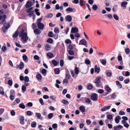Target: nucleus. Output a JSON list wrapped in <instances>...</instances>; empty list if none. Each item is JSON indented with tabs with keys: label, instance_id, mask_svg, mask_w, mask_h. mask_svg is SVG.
I'll return each mask as SVG.
<instances>
[{
	"label": "nucleus",
	"instance_id": "1",
	"mask_svg": "<svg viewBox=\"0 0 130 130\" xmlns=\"http://www.w3.org/2000/svg\"><path fill=\"white\" fill-rule=\"evenodd\" d=\"M19 37H22V39L23 40L26 42L28 39V37L27 36L26 33L24 32V29H22L19 34Z\"/></svg>",
	"mask_w": 130,
	"mask_h": 130
},
{
	"label": "nucleus",
	"instance_id": "2",
	"mask_svg": "<svg viewBox=\"0 0 130 130\" xmlns=\"http://www.w3.org/2000/svg\"><path fill=\"white\" fill-rule=\"evenodd\" d=\"M6 16L5 14L3 15H0V23L2 24H5L6 23Z\"/></svg>",
	"mask_w": 130,
	"mask_h": 130
},
{
	"label": "nucleus",
	"instance_id": "3",
	"mask_svg": "<svg viewBox=\"0 0 130 130\" xmlns=\"http://www.w3.org/2000/svg\"><path fill=\"white\" fill-rule=\"evenodd\" d=\"M98 95L95 93H93L91 96V99L93 101H97L98 100Z\"/></svg>",
	"mask_w": 130,
	"mask_h": 130
},
{
	"label": "nucleus",
	"instance_id": "4",
	"mask_svg": "<svg viewBox=\"0 0 130 130\" xmlns=\"http://www.w3.org/2000/svg\"><path fill=\"white\" fill-rule=\"evenodd\" d=\"M37 26L38 28L40 29H42L44 26L43 24L41 23V22H39L37 23Z\"/></svg>",
	"mask_w": 130,
	"mask_h": 130
},
{
	"label": "nucleus",
	"instance_id": "5",
	"mask_svg": "<svg viewBox=\"0 0 130 130\" xmlns=\"http://www.w3.org/2000/svg\"><path fill=\"white\" fill-rule=\"evenodd\" d=\"M79 44L84 45L87 47V42L85 39H83L80 41Z\"/></svg>",
	"mask_w": 130,
	"mask_h": 130
},
{
	"label": "nucleus",
	"instance_id": "6",
	"mask_svg": "<svg viewBox=\"0 0 130 130\" xmlns=\"http://www.w3.org/2000/svg\"><path fill=\"white\" fill-rule=\"evenodd\" d=\"M65 19L66 21L71 22L72 21V18L70 15H67L65 17Z\"/></svg>",
	"mask_w": 130,
	"mask_h": 130
},
{
	"label": "nucleus",
	"instance_id": "7",
	"mask_svg": "<svg viewBox=\"0 0 130 130\" xmlns=\"http://www.w3.org/2000/svg\"><path fill=\"white\" fill-rule=\"evenodd\" d=\"M78 31V28L77 27H73L72 28L71 31V33H77Z\"/></svg>",
	"mask_w": 130,
	"mask_h": 130
},
{
	"label": "nucleus",
	"instance_id": "8",
	"mask_svg": "<svg viewBox=\"0 0 130 130\" xmlns=\"http://www.w3.org/2000/svg\"><path fill=\"white\" fill-rule=\"evenodd\" d=\"M110 107L111 106H105L103 108H101V111L103 112L108 110L110 108Z\"/></svg>",
	"mask_w": 130,
	"mask_h": 130
},
{
	"label": "nucleus",
	"instance_id": "9",
	"mask_svg": "<svg viewBox=\"0 0 130 130\" xmlns=\"http://www.w3.org/2000/svg\"><path fill=\"white\" fill-rule=\"evenodd\" d=\"M32 4L31 2L28 1L26 5V8H28L32 6Z\"/></svg>",
	"mask_w": 130,
	"mask_h": 130
},
{
	"label": "nucleus",
	"instance_id": "10",
	"mask_svg": "<svg viewBox=\"0 0 130 130\" xmlns=\"http://www.w3.org/2000/svg\"><path fill=\"white\" fill-rule=\"evenodd\" d=\"M123 127L122 126L119 125L118 126H116L113 127V129L114 130H120L123 128Z\"/></svg>",
	"mask_w": 130,
	"mask_h": 130
},
{
	"label": "nucleus",
	"instance_id": "11",
	"mask_svg": "<svg viewBox=\"0 0 130 130\" xmlns=\"http://www.w3.org/2000/svg\"><path fill=\"white\" fill-rule=\"evenodd\" d=\"M51 49V46L50 45L48 44H46L45 45V50L47 51L50 50Z\"/></svg>",
	"mask_w": 130,
	"mask_h": 130
},
{
	"label": "nucleus",
	"instance_id": "12",
	"mask_svg": "<svg viewBox=\"0 0 130 130\" xmlns=\"http://www.w3.org/2000/svg\"><path fill=\"white\" fill-rule=\"evenodd\" d=\"M34 33L36 35L40 34L41 33V31L38 29L37 28L34 30Z\"/></svg>",
	"mask_w": 130,
	"mask_h": 130
},
{
	"label": "nucleus",
	"instance_id": "13",
	"mask_svg": "<svg viewBox=\"0 0 130 130\" xmlns=\"http://www.w3.org/2000/svg\"><path fill=\"white\" fill-rule=\"evenodd\" d=\"M76 10L74 9H73V8L71 7H69L67 8L66 10V11L70 12H75Z\"/></svg>",
	"mask_w": 130,
	"mask_h": 130
},
{
	"label": "nucleus",
	"instance_id": "14",
	"mask_svg": "<svg viewBox=\"0 0 130 130\" xmlns=\"http://www.w3.org/2000/svg\"><path fill=\"white\" fill-rule=\"evenodd\" d=\"M127 3V2H122L121 4V7H123L124 9H125L126 8V7L125 6Z\"/></svg>",
	"mask_w": 130,
	"mask_h": 130
},
{
	"label": "nucleus",
	"instance_id": "15",
	"mask_svg": "<svg viewBox=\"0 0 130 130\" xmlns=\"http://www.w3.org/2000/svg\"><path fill=\"white\" fill-rule=\"evenodd\" d=\"M94 70L95 72H96L97 73H98L100 72V69L99 67L98 68L97 66L96 65L95 66Z\"/></svg>",
	"mask_w": 130,
	"mask_h": 130
},
{
	"label": "nucleus",
	"instance_id": "16",
	"mask_svg": "<svg viewBox=\"0 0 130 130\" xmlns=\"http://www.w3.org/2000/svg\"><path fill=\"white\" fill-rule=\"evenodd\" d=\"M36 77L37 79L39 81L41 80L42 77L41 74L39 73L38 74L36 75Z\"/></svg>",
	"mask_w": 130,
	"mask_h": 130
},
{
	"label": "nucleus",
	"instance_id": "17",
	"mask_svg": "<svg viewBox=\"0 0 130 130\" xmlns=\"http://www.w3.org/2000/svg\"><path fill=\"white\" fill-rule=\"evenodd\" d=\"M19 32L18 31H16L14 33L12 36V37L13 38H17L18 36Z\"/></svg>",
	"mask_w": 130,
	"mask_h": 130
},
{
	"label": "nucleus",
	"instance_id": "18",
	"mask_svg": "<svg viewBox=\"0 0 130 130\" xmlns=\"http://www.w3.org/2000/svg\"><path fill=\"white\" fill-rule=\"evenodd\" d=\"M24 67V64L23 62H21L19 66V68L20 69H22Z\"/></svg>",
	"mask_w": 130,
	"mask_h": 130
},
{
	"label": "nucleus",
	"instance_id": "19",
	"mask_svg": "<svg viewBox=\"0 0 130 130\" xmlns=\"http://www.w3.org/2000/svg\"><path fill=\"white\" fill-rule=\"evenodd\" d=\"M85 100V102L88 104H89L91 102V101L89 98L85 97L84 98Z\"/></svg>",
	"mask_w": 130,
	"mask_h": 130
},
{
	"label": "nucleus",
	"instance_id": "20",
	"mask_svg": "<svg viewBox=\"0 0 130 130\" xmlns=\"http://www.w3.org/2000/svg\"><path fill=\"white\" fill-rule=\"evenodd\" d=\"M120 119V117L119 116H117L115 119V121L116 123H118L119 122Z\"/></svg>",
	"mask_w": 130,
	"mask_h": 130
},
{
	"label": "nucleus",
	"instance_id": "21",
	"mask_svg": "<svg viewBox=\"0 0 130 130\" xmlns=\"http://www.w3.org/2000/svg\"><path fill=\"white\" fill-rule=\"evenodd\" d=\"M24 118L23 116H22L20 118V123L22 125H24Z\"/></svg>",
	"mask_w": 130,
	"mask_h": 130
},
{
	"label": "nucleus",
	"instance_id": "22",
	"mask_svg": "<svg viewBox=\"0 0 130 130\" xmlns=\"http://www.w3.org/2000/svg\"><path fill=\"white\" fill-rule=\"evenodd\" d=\"M116 83L117 85L119 88H122V86L119 81H116Z\"/></svg>",
	"mask_w": 130,
	"mask_h": 130
},
{
	"label": "nucleus",
	"instance_id": "23",
	"mask_svg": "<svg viewBox=\"0 0 130 130\" xmlns=\"http://www.w3.org/2000/svg\"><path fill=\"white\" fill-rule=\"evenodd\" d=\"M31 126L32 128H35L37 126V123L35 121H33L31 123Z\"/></svg>",
	"mask_w": 130,
	"mask_h": 130
},
{
	"label": "nucleus",
	"instance_id": "24",
	"mask_svg": "<svg viewBox=\"0 0 130 130\" xmlns=\"http://www.w3.org/2000/svg\"><path fill=\"white\" fill-rule=\"evenodd\" d=\"M105 90L108 92H110L111 89L109 87L108 85H106L105 86Z\"/></svg>",
	"mask_w": 130,
	"mask_h": 130
},
{
	"label": "nucleus",
	"instance_id": "25",
	"mask_svg": "<svg viewBox=\"0 0 130 130\" xmlns=\"http://www.w3.org/2000/svg\"><path fill=\"white\" fill-rule=\"evenodd\" d=\"M101 77H97L95 79V83H100V79Z\"/></svg>",
	"mask_w": 130,
	"mask_h": 130
},
{
	"label": "nucleus",
	"instance_id": "26",
	"mask_svg": "<svg viewBox=\"0 0 130 130\" xmlns=\"http://www.w3.org/2000/svg\"><path fill=\"white\" fill-rule=\"evenodd\" d=\"M46 55L47 56H48L50 58H53L54 56L53 54L51 52H49L47 53L46 54Z\"/></svg>",
	"mask_w": 130,
	"mask_h": 130
},
{
	"label": "nucleus",
	"instance_id": "27",
	"mask_svg": "<svg viewBox=\"0 0 130 130\" xmlns=\"http://www.w3.org/2000/svg\"><path fill=\"white\" fill-rule=\"evenodd\" d=\"M79 109L81 110L82 112H83L85 111V108L83 106H81L79 107Z\"/></svg>",
	"mask_w": 130,
	"mask_h": 130
},
{
	"label": "nucleus",
	"instance_id": "28",
	"mask_svg": "<svg viewBox=\"0 0 130 130\" xmlns=\"http://www.w3.org/2000/svg\"><path fill=\"white\" fill-rule=\"evenodd\" d=\"M48 36L49 37H55V35L52 32L50 31L49 32Z\"/></svg>",
	"mask_w": 130,
	"mask_h": 130
},
{
	"label": "nucleus",
	"instance_id": "29",
	"mask_svg": "<svg viewBox=\"0 0 130 130\" xmlns=\"http://www.w3.org/2000/svg\"><path fill=\"white\" fill-rule=\"evenodd\" d=\"M0 93L2 95H3L5 93L4 89L2 87H0Z\"/></svg>",
	"mask_w": 130,
	"mask_h": 130
},
{
	"label": "nucleus",
	"instance_id": "30",
	"mask_svg": "<svg viewBox=\"0 0 130 130\" xmlns=\"http://www.w3.org/2000/svg\"><path fill=\"white\" fill-rule=\"evenodd\" d=\"M112 120H109L107 119L105 120V122L106 124L109 123H112Z\"/></svg>",
	"mask_w": 130,
	"mask_h": 130
},
{
	"label": "nucleus",
	"instance_id": "31",
	"mask_svg": "<svg viewBox=\"0 0 130 130\" xmlns=\"http://www.w3.org/2000/svg\"><path fill=\"white\" fill-rule=\"evenodd\" d=\"M19 107L22 109H24L25 108V106L23 103H21L19 105Z\"/></svg>",
	"mask_w": 130,
	"mask_h": 130
},
{
	"label": "nucleus",
	"instance_id": "32",
	"mask_svg": "<svg viewBox=\"0 0 130 130\" xmlns=\"http://www.w3.org/2000/svg\"><path fill=\"white\" fill-rule=\"evenodd\" d=\"M35 114L38 119H41V115L40 113L36 112Z\"/></svg>",
	"mask_w": 130,
	"mask_h": 130
},
{
	"label": "nucleus",
	"instance_id": "33",
	"mask_svg": "<svg viewBox=\"0 0 130 130\" xmlns=\"http://www.w3.org/2000/svg\"><path fill=\"white\" fill-rule=\"evenodd\" d=\"M109 96H110L111 99H115L117 97V95L115 93H113L111 94Z\"/></svg>",
	"mask_w": 130,
	"mask_h": 130
},
{
	"label": "nucleus",
	"instance_id": "34",
	"mask_svg": "<svg viewBox=\"0 0 130 130\" xmlns=\"http://www.w3.org/2000/svg\"><path fill=\"white\" fill-rule=\"evenodd\" d=\"M52 63L55 66H57L59 63V62H58L55 60H53L52 61Z\"/></svg>",
	"mask_w": 130,
	"mask_h": 130
},
{
	"label": "nucleus",
	"instance_id": "35",
	"mask_svg": "<svg viewBox=\"0 0 130 130\" xmlns=\"http://www.w3.org/2000/svg\"><path fill=\"white\" fill-rule=\"evenodd\" d=\"M55 73L56 74H59L60 72V70L59 68H57L55 69Z\"/></svg>",
	"mask_w": 130,
	"mask_h": 130
},
{
	"label": "nucleus",
	"instance_id": "36",
	"mask_svg": "<svg viewBox=\"0 0 130 130\" xmlns=\"http://www.w3.org/2000/svg\"><path fill=\"white\" fill-rule=\"evenodd\" d=\"M100 61L102 64L104 66L106 65V60H104L100 59Z\"/></svg>",
	"mask_w": 130,
	"mask_h": 130
},
{
	"label": "nucleus",
	"instance_id": "37",
	"mask_svg": "<svg viewBox=\"0 0 130 130\" xmlns=\"http://www.w3.org/2000/svg\"><path fill=\"white\" fill-rule=\"evenodd\" d=\"M35 12L36 14L38 16H39L40 15V13L39 12V9L37 8H36L35 10Z\"/></svg>",
	"mask_w": 130,
	"mask_h": 130
},
{
	"label": "nucleus",
	"instance_id": "38",
	"mask_svg": "<svg viewBox=\"0 0 130 130\" xmlns=\"http://www.w3.org/2000/svg\"><path fill=\"white\" fill-rule=\"evenodd\" d=\"M125 52L127 55L129 54L130 52V49L129 48H126L125 49Z\"/></svg>",
	"mask_w": 130,
	"mask_h": 130
},
{
	"label": "nucleus",
	"instance_id": "39",
	"mask_svg": "<svg viewBox=\"0 0 130 130\" xmlns=\"http://www.w3.org/2000/svg\"><path fill=\"white\" fill-rule=\"evenodd\" d=\"M75 72L76 74H77L79 72V70L78 68L77 67H75Z\"/></svg>",
	"mask_w": 130,
	"mask_h": 130
},
{
	"label": "nucleus",
	"instance_id": "40",
	"mask_svg": "<svg viewBox=\"0 0 130 130\" xmlns=\"http://www.w3.org/2000/svg\"><path fill=\"white\" fill-rule=\"evenodd\" d=\"M68 53L69 54L71 55H74V52L73 51L69 50L68 51Z\"/></svg>",
	"mask_w": 130,
	"mask_h": 130
},
{
	"label": "nucleus",
	"instance_id": "41",
	"mask_svg": "<svg viewBox=\"0 0 130 130\" xmlns=\"http://www.w3.org/2000/svg\"><path fill=\"white\" fill-rule=\"evenodd\" d=\"M53 40L51 38H49L47 40V42L50 43H52L53 42Z\"/></svg>",
	"mask_w": 130,
	"mask_h": 130
},
{
	"label": "nucleus",
	"instance_id": "42",
	"mask_svg": "<svg viewBox=\"0 0 130 130\" xmlns=\"http://www.w3.org/2000/svg\"><path fill=\"white\" fill-rule=\"evenodd\" d=\"M62 102L64 104H69L68 101L66 100H63L62 101Z\"/></svg>",
	"mask_w": 130,
	"mask_h": 130
},
{
	"label": "nucleus",
	"instance_id": "43",
	"mask_svg": "<svg viewBox=\"0 0 130 130\" xmlns=\"http://www.w3.org/2000/svg\"><path fill=\"white\" fill-rule=\"evenodd\" d=\"M27 115L28 116H31L33 115V113L30 111H27Z\"/></svg>",
	"mask_w": 130,
	"mask_h": 130
},
{
	"label": "nucleus",
	"instance_id": "44",
	"mask_svg": "<svg viewBox=\"0 0 130 130\" xmlns=\"http://www.w3.org/2000/svg\"><path fill=\"white\" fill-rule=\"evenodd\" d=\"M107 118L109 120H112L113 118V117L111 115H109L107 116Z\"/></svg>",
	"mask_w": 130,
	"mask_h": 130
},
{
	"label": "nucleus",
	"instance_id": "45",
	"mask_svg": "<svg viewBox=\"0 0 130 130\" xmlns=\"http://www.w3.org/2000/svg\"><path fill=\"white\" fill-rule=\"evenodd\" d=\"M93 87V85L90 84L87 86V88L88 90H91L92 89Z\"/></svg>",
	"mask_w": 130,
	"mask_h": 130
},
{
	"label": "nucleus",
	"instance_id": "46",
	"mask_svg": "<svg viewBox=\"0 0 130 130\" xmlns=\"http://www.w3.org/2000/svg\"><path fill=\"white\" fill-rule=\"evenodd\" d=\"M33 11V8L32 7H31L28 9L27 10L26 12L28 13Z\"/></svg>",
	"mask_w": 130,
	"mask_h": 130
},
{
	"label": "nucleus",
	"instance_id": "47",
	"mask_svg": "<svg viewBox=\"0 0 130 130\" xmlns=\"http://www.w3.org/2000/svg\"><path fill=\"white\" fill-rule=\"evenodd\" d=\"M33 104L31 102H29L26 105V107H31L32 106Z\"/></svg>",
	"mask_w": 130,
	"mask_h": 130
},
{
	"label": "nucleus",
	"instance_id": "48",
	"mask_svg": "<svg viewBox=\"0 0 130 130\" xmlns=\"http://www.w3.org/2000/svg\"><path fill=\"white\" fill-rule=\"evenodd\" d=\"M24 80L25 82H28L29 80V78L27 76H25L24 77Z\"/></svg>",
	"mask_w": 130,
	"mask_h": 130
},
{
	"label": "nucleus",
	"instance_id": "49",
	"mask_svg": "<svg viewBox=\"0 0 130 130\" xmlns=\"http://www.w3.org/2000/svg\"><path fill=\"white\" fill-rule=\"evenodd\" d=\"M50 98L53 101H55L56 99V97L55 96H51Z\"/></svg>",
	"mask_w": 130,
	"mask_h": 130
},
{
	"label": "nucleus",
	"instance_id": "50",
	"mask_svg": "<svg viewBox=\"0 0 130 130\" xmlns=\"http://www.w3.org/2000/svg\"><path fill=\"white\" fill-rule=\"evenodd\" d=\"M42 114L43 115L45 116L47 114L46 110L45 109H43V111L42 112Z\"/></svg>",
	"mask_w": 130,
	"mask_h": 130
},
{
	"label": "nucleus",
	"instance_id": "51",
	"mask_svg": "<svg viewBox=\"0 0 130 130\" xmlns=\"http://www.w3.org/2000/svg\"><path fill=\"white\" fill-rule=\"evenodd\" d=\"M113 18L115 20H119V18L118 16L116 14H114L113 16Z\"/></svg>",
	"mask_w": 130,
	"mask_h": 130
},
{
	"label": "nucleus",
	"instance_id": "52",
	"mask_svg": "<svg viewBox=\"0 0 130 130\" xmlns=\"http://www.w3.org/2000/svg\"><path fill=\"white\" fill-rule=\"evenodd\" d=\"M5 28H6L7 29H8L10 27V24L9 23H7L4 26Z\"/></svg>",
	"mask_w": 130,
	"mask_h": 130
},
{
	"label": "nucleus",
	"instance_id": "53",
	"mask_svg": "<svg viewBox=\"0 0 130 130\" xmlns=\"http://www.w3.org/2000/svg\"><path fill=\"white\" fill-rule=\"evenodd\" d=\"M15 92L13 90H11L10 91V95H15Z\"/></svg>",
	"mask_w": 130,
	"mask_h": 130
},
{
	"label": "nucleus",
	"instance_id": "54",
	"mask_svg": "<svg viewBox=\"0 0 130 130\" xmlns=\"http://www.w3.org/2000/svg\"><path fill=\"white\" fill-rule=\"evenodd\" d=\"M85 4V2L82 0H80V5L81 6H82L84 5Z\"/></svg>",
	"mask_w": 130,
	"mask_h": 130
},
{
	"label": "nucleus",
	"instance_id": "55",
	"mask_svg": "<svg viewBox=\"0 0 130 130\" xmlns=\"http://www.w3.org/2000/svg\"><path fill=\"white\" fill-rule=\"evenodd\" d=\"M53 114L52 113H50L48 115V117L49 119H51L53 117Z\"/></svg>",
	"mask_w": 130,
	"mask_h": 130
},
{
	"label": "nucleus",
	"instance_id": "56",
	"mask_svg": "<svg viewBox=\"0 0 130 130\" xmlns=\"http://www.w3.org/2000/svg\"><path fill=\"white\" fill-rule=\"evenodd\" d=\"M22 58L23 60H24L25 61H26L28 58L27 56L25 55H24L22 56Z\"/></svg>",
	"mask_w": 130,
	"mask_h": 130
},
{
	"label": "nucleus",
	"instance_id": "57",
	"mask_svg": "<svg viewBox=\"0 0 130 130\" xmlns=\"http://www.w3.org/2000/svg\"><path fill=\"white\" fill-rule=\"evenodd\" d=\"M54 32L57 34L58 33H59V30L58 28H55L54 30Z\"/></svg>",
	"mask_w": 130,
	"mask_h": 130
},
{
	"label": "nucleus",
	"instance_id": "58",
	"mask_svg": "<svg viewBox=\"0 0 130 130\" xmlns=\"http://www.w3.org/2000/svg\"><path fill=\"white\" fill-rule=\"evenodd\" d=\"M14 95H10L9 98L11 100H13L14 99Z\"/></svg>",
	"mask_w": 130,
	"mask_h": 130
},
{
	"label": "nucleus",
	"instance_id": "59",
	"mask_svg": "<svg viewBox=\"0 0 130 130\" xmlns=\"http://www.w3.org/2000/svg\"><path fill=\"white\" fill-rule=\"evenodd\" d=\"M53 16V14L51 13H48L47 14V17L48 18H51Z\"/></svg>",
	"mask_w": 130,
	"mask_h": 130
},
{
	"label": "nucleus",
	"instance_id": "60",
	"mask_svg": "<svg viewBox=\"0 0 130 130\" xmlns=\"http://www.w3.org/2000/svg\"><path fill=\"white\" fill-rule=\"evenodd\" d=\"M39 102L40 104L42 105H44V103L43 102V99L42 98H40L39 99Z\"/></svg>",
	"mask_w": 130,
	"mask_h": 130
},
{
	"label": "nucleus",
	"instance_id": "61",
	"mask_svg": "<svg viewBox=\"0 0 130 130\" xmlns=\"http://www.w3.org/2000/svg\"><path fill=\"white\" fill-rule=\"evenodd\" d=\"M92 8L93 10H97V9L98 8V7L96 5H93L92 6Z\"/></svg>",
	"mask_w": 130,
	"mask_h": 130
},
{
	"label": "nucleus",
	"instance_id": "62",
	"mask_svg": "<svg viewBox=\"0 0 130 130\" xmlns=\"http://www.w3.org/2000/svg\"><path fill=\"white\" fill-rule=\"evenodd\" d=\"M5 110V109L4 108H0V115L2 114Z\"/></svg>",
	"mask_w": 130,
	"mask_h": 130
},
{
	"label": "nucleus",
	"instance_id": "63",
	"mask_svg": "<svg viewBox=\"0 0 130 130\" xmlns=\"http://www.w3.org/2000/svg\"><path fill=\"white\" fill-rule=\"evenodd\" d=\"M85 63L88 64H89L91 63V62L89 59H86L85 61Z\"/></svg>",
	"mask_w": 130,
	"mask_h": 130
},
{
	"label": "nucleus",
	"instance_id": "64",
	"mask_svg": "<svg viewBox=\"0 0 130 130\" xmlns=\"http://www.w3.org/2000/svg\"><path fill=\"white\" fill-rule=\"evenodd\" d=\"M29 14H28V15L30 17H31L33 15H34V11H31L29 13H28Z\"/></svg>",
	"mask_w": 130,
	"mask_h": 130
}]
</instances>
